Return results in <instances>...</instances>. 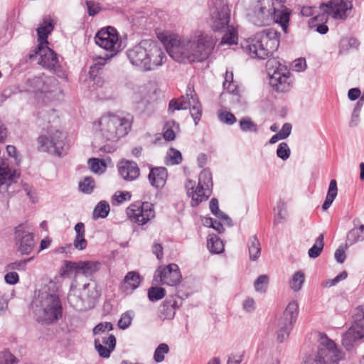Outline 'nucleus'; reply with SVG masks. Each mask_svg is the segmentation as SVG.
I'll return each instance as SVG.
<instances>
[{"mask_svg": "<svg viewBox=\"0 0 364 364\" xmlns=\"http://www.w3.org/2000/svg\"><path fill=\"white\" fill-rule=\"evenodd\" d=\"M118 171L123 179L129 181L136 179L140 172L136 163L130 161H120L118 164Z\"/></svg>", "mask_w": 364, "mask_h": 364, "instance_id": "obj_23", "label": "nucleus"}, {"mask_svg": "<svg viewBox=\"0 0 364 364\" xmlns=\"http://www.w3.org/2000/svg\"><path fill=\"white\" fill-rule=\"evenodd\" d=\"M272 0H262L257 4L252 16V23L258 26L269 24L272 21L279 23L286 33L287 31L290 11L287 9H276Z\"/></svg>", "mask_w": 364, "mask_h": 364, "instance_id": "obj_8", "label": "nucleus"}, {"mask_svg": "<svg viewBox=\"0 0 364 364\" xmlns=\"http://www.w3.org/2000/svg\"><path fill=\"white\" fill-rule=\"evenodd\" d=\"M101 295L100 286L95 281L80 284L75 278L70 285L68 295L69 304L78 311H84L90 308Z\"/></svg>", "mask_w": 364, "mask_h": 364, "instance_id": "obj_7", "label": "nucleus"}, {"mask_svg": "<svg viewBox=\"0 0 364 364\" xmlns=\"http://www.w3.org/2000/svg\"><path fill=\"white\" fill-rule=\"evenodd\" d=\"M348 274L346 272L343 271L338 274L335 278L332 279L326 280L322 285L323 287H331L336 285L339 282L346 279Z\"/></svg>", "mask_w": 364, "mask_h": 364, "instance_id": "obj_53", "label": "nucleus"}, {"mask_svg": "<svg viewBox=\"0 0 364 364\" xmlns=\"http://www.w3.org/2000/svg\"><path fill=\"white\" fill-rule=\"evenodd\" d=\"M32 259L33 257H30L26 259L11 262L6 266V270L13 272H14L15 270L25 271L27 262H30Z\"/></svg>", "mask_w": 364, "mask_h": 364, "instance_id": "obj_44", "label": "nucleus"}, {"mask_svg": "<svg viewBox=\"0 0 364 364\" xmlns=\"http://www.w3.org/2000/svg\"><path fill=\"white\" fill-rule=\"evenodd\" d=\"M207 247L210 252L215 254L221 253L224 250L223 241L215 234L208 235Z\"/></svg>", "mask_w": 364, "mask_h": 364, "instance_id": "obj_31", "label": "nucleus"}, {"mask_svg": "<svg viewBox=\"0 0 364 364\" xmlns=\"http://www.w3.org/2000/svg\"><path fill=\"white\" fill-rule=\"evenodd\" d=\"M140 276L136 272H129L121 283L120 289L126 293L130 294L140 284Z\"/></svg>", "mask_w": 364, "mask_h": 364, "instance_id": "obj_25", "label": "nucleus"}, {"mask_svg": "<svg viewBox=\"0 0 364 364\" xmlns=\"http://www.w3.org/2000/svg\"><path fill=\"white\" fill-rule=\"evenodd\" d=\"M177 307V301L173 297L166 299L159 306V317L163 320L172 319L175 316Z\"/></svg>", "mask_w": 364, "mask_h": 364, "instance_id": "obj_26", "label": "nucleus"}, {"mask_svg": "<svg viewBox=\"0 0 364 364\" xmlns=\"http://www.w3.org/2000/svg\"><path fill=\"white\" fill-rule=\"evenodd\" d=\"M277 154L282 160H287L290 155V149L288 144L285 142L281 143L278 146Z\"/></svg>", "mask_w": 364, "mask_h": 364, "instance_id": "obj_51", "label": "nucleus"}, {"mask_svg": "<svg viewBox=\"0 0 364 364\" xmlns=\"http://www.w3.org/2000/svg\"><path fill=\"white\" fill-rule=\"evenodd\" d=\"M299 306L296 301L290 302L277 323V341L280 343L287 340L298 315Z\"/></svg>", "mask_w": 364, "mask_h": 364, "instance_id": "obj_15", "label": "nucleus"}, {"mask_svg": "<svg viewBox=\"0 0 364 364\" xmlns=\"http://www.w3.org/2000/svg\"><path fill=\"white\" fill-rule=\"evenodd\" d=\"M243 359L242 353H231L228 360V364H240Z\"/></svg>", "mask_w": 364, "mask_h": 364, "instance_id": "obj_64", "label": "nucleus"}, {"mask_svg": "<svg viewBox=\"0 0 364 364\" xmlns=\"http://www.w3.org/2000/svg\"><path fill=\"white\" fill-rule=\"evenodd\" d=\"M219 119L228 124H232L236 122L235 117L228 112H220L218 113Z\"/></svg>", "mask_w": 364, "mask_h": 364, "instance_id": "obj_56", "label": "nucleus"}, {"mask_svg": "<svg viewBox=\"0 0 364 364\" xmlns=\"http://www.w3.org/2000/svg\"><path fill=\"white\" fill-rule=\"evenodd\" d=\"M54 28V25L50 17H45L43 20V23L37 28L38 34V45H48V41L47 40L48 35Z\"/></svg>", "mask_w": 364, "mask_h": 364, "instance_id": "obj_27", "label": "nucleus"}, {"mask_svg": "<svg viewBox=\"0 0 364 364\" xmlns=\"http://www.w3.org/2000/svg\"><path fill=\"white\" fill-rule=\"evenodd\" d=\"M95 187V181L91 177H85L79 182L80 190L85 193H90Z\"/></svg>", "mask_w": 364, "mask_h": 364, "instance_id": "obj_47", "label": "nucleus"}, {"mask_svg": "<svg viewBox=\"0 0 364 364\" xmlns=\"http://www.w3.org/2000/svg\"><path fill=\"white\" fill-rule=\"evenodd\" d=\"M187 195L191 197V205L197 206L201 202L208 200L210 195L209 188L198 184L195 188V181L188 180L185 183Z\"/></svg>", "mask_w": 364, "mask_h": 364, "instance_id": "obj_21", "label": "nucleus"}, {"mask_svg": "<svg viewBox=\"0 0 364 364\" xmlns=\"http://www.w3.org/2000/svg\"><path fill=\"white\" fill-rule=\"evenodd\" d=\"M58 287L50 282L38 291L32 302V307L38 321L50 323L62 316V305L55 294Z\"/></svg>", "mask_w": 364, "mask_h": 364, "instance_id": "obj_2", "label": "nucleus"}, {"mask_svg": "<svg viewBox=\"0 0 364 364\" xmlns=\"http://www.w3.org/2000/svg\"><path fill=\"white\" fill-rule=\"evenodd\" d=\"M88 164L91 170L96 173L101 172L102 166L105 167V164L102 161L95 158L90 159L88 161Z\"/></svg>", "mask_w": 364, "mask_h": 364, "instance_id": "obj_57", "label": "nucleus"}, {"mask_svg": "<svg viewBox=\"0 0 364 364\" xmlns=\"http://www.w3.org/2000/svg\"><path fill=\"white\" fill-rule=\"evenodd\" d=\"M133 314L132 311H127L124 313L118 321V326L121 329L127 328L132 323Z\"/></svg>", "mask_w": 364, "mask_h": 364, "instance_id": "obj_50", "label": "nucleus"}, {"mask_svg": "<svg viewBox=\"0 0 364 364\" xmlns=\"http://www.w3.org/2000/svg\"><path fill=\"white\" fill-rule=\"evenodd\" d=\"M113 326L110 322L100 323L92 330L94 335L100 334L112 330Z\"/></svg>", "mask_w": 364, "mask_h": 364, "instance_id": "obj_55", "label": "nucleus"}, {"mask_svg": "<svg viewBox=\"0 0 364 364\" xmlns=\"http://www.w3.org/2000/svg\"><path fill=\"white\" fill-rule=\"evenodd\" d=\"M364 338V304L356 309L354 322L342 336V344L347 349L353 348V344Z\"/></svg>", "mask_w": 364, "mask_h": 364, "instance_id": "obj_13", "label": "nucleus"}, {"mask_svg": "<svg viewBox=\"0 0 364 364\" xmlns=\"http://www.w3.org/2000/svg\"><path fill=\"white\" fill-rule=\"evenodd\" d=\"M44 77L45 75H41L28 79L27 81L28 90L34 92H41L43 89V83H45Z\"/></svg>", "mask_w": 364, "mask_h": 364, "instance_id": "obj_34", "label": "nucleus"}, {"mask_svg": "<svg viewBox=\"0 0 364 364\" xmlns=\"http://www.w3.org/2000/svg\"><path fill=\"white\" fill-rule=\"evenodd\" d=\"M167 176L168 173L166 168L156 167L151 169L148 178L151 186L159 188L165 185Z\"/></svg>", "mask_w": 364, "mask_h": 364, "instance_id": "obj_24", "label": "nucleus"}, {"mask_svg": "<svg viewBox=\"0 0 364 364\" xmlns=\"http://www.w3.org/2000/svg\"><path fill=\"white\" fill-rule=\"evenodd\" d=\"M169 351L168 346L166 343H161L156 348L154 354V359L156 363H161L164 360V355Z\"/></svg>", "mask_w": 364, "mask_h": 364, "instance_id": "obj_46", "label": "nucleus"}, {"mask_svg": "<svg viewBox=\"0 0 364 364\" xmlns=\"http://www.w3.org/2000/svg\"><path fill=\"white\" fill-rule=\"evenodd\" d=\"M337 194H338L337 183L335 179H332L329 183V187H328V190L326 196L335 200V198L337 196Z\"/></svg>", "mask_w": 364, "mask_h": 364, "instance_id": "obj_61", "label": "nucleus"}, {"mask_svg": "<svg viewBox=\"0 0 364 364\" xmlns=\"http://www.w3.org/2000/svg\"><path fill=\"white\" fill-rule=\"evenodd\" d=\"M101 343L110 348V350H114L116 346V338L114 335H109L107 337H103Z\"/></svg>", "mask_w": 364, "mask_h": 364, "instance_id": "obj_62", "label": "nucleus"}, {"mask_svg": "<svg viewBox=\"0 0 364 364\" xmlns=\"http://www.w3.org/2000/svg\"><path fill=\"white\" fill-rule=\"evenodd\" d=\"M278 213L275 218V222L280 223H282L286 216V205L284 202H279L277 205Z\"/></svg>", "mask_w": 364, "mask_h": 364, "instance_id": "obj_58", "label": "nucleus"}, {"mask_svg": "<svg viewBox=\"0 0 364 364\" xmlns=\"http://www.w3.org/2000/svg\"><path fill=\"white\" fill-rule=\"evenodd\" d=\"M216 40L203 32L182 36L171 35L164 44L169 55L176 61L183 63L201 62L211 54Z\"/></svg>", "mask_w": 364, "mask_h": 364, "instance_id": "obj_1", "label": "nucleus"}, {"mask_svg": "<svg viewBox=\"0 0 364 364\" xmlns=\"http://www.w3.org/2000/svg\"><path fill=\"white\" fill-rule=\"evenodd\" d=\"M323 238V235L321 234L316 238L315 244L309 250L308 255L310 258H316L321 255L324 246Z\"/></svg>", "mask_w": 364, "mask_h": 364, "instance_id": "obj_33", "label": "nucleus"}, {"mask_svg": "<svg viewBox=\"0 0 364 364\" xmlns=\"http://www.w3.org/2000/svg\"><path fill=\"white\" fill-rule=\"evenodd\" d=\"M364 240V225H360L359 228H354L350 230L347 235V241L353 245L359 241Z\"/></svg>", "mask_w": 364, "mask_h": 364, "instance_id": "obj_32", "label": "nucleus"}, {"mask_svg": "<svg viewBox=\"0 0 364 364\" xmlns=\"http://www.w3.org/2000/svg\"><path fill=\"white\" fill-rule=\"evenodd\" d=\"M341 358V353L335 343L322 335L318 352L306 356L304 362V364H338Z\"/></svg>", "mask_w": 364, "mask_h": 364, "instance_id": "obj_9", "label": "nucleus"}, {"mask_svg": "<svg viewBox=\"0 0 364 364\" xmlns=\"http://www.w3.org/2000/svg\"><path fill=\"white\" fill-rule=\"evenodd\" d=\"M181 274L176 264L159 267L155 272L154 281L157 284L176 286L180 283Z\"/></svg>", "mask_w": 364, "mask_h": 364, "instance_id": "obj_17", "label": "nucleus"}, {"mask_svg": "<svg viewBox=\"0 0 364 364\" xmlns=\"http://www.w3.org/2000/svg\"><path fill=\"white\" fill-rule=\"evenodd\" d=\"M210 209L213 214L219 218H221L223 221L225 222L228 225H231V220L227 215H225L222 211L219 210L218 201L216 198H212L210 201Z\"/></svg>", "mask_w": 364, "mask_h": 364, "instance_id": "obj_37", "label": "nucleus"}, {"mask_svg": "<svg viewBox=\"0 0 364 364\" xmlns=\"http://www.w3.org/2000/svg\"><path fill=\"white\" fill-rule=\"evenodd\" d=\"M19 174L11 170H0V193L11 196L20 190V185L18 183Z\"/></svg>", "mask_w": 364, "mask_h": 364, "instance_id": "obj_19", "label": "nucleus"}, {"mask_svg": "<svg viewBox=\"0 0 364 364\" xmlns=\"http://www.w3.org/2000/svg\"><path fill=\"white\" fill-rule=\"evenodd\" d=\"M44 82L41 92L50 93L59 90L58 82L54 77L45 75Z\"/></svg>", "mask_w": 364, "mask_h": 364, "instance_id": "obj_36", "label": "nucleus"}, {"mask_svg": "<svg viewBox=\"0 0 364 364\" xmlns=\"http://www.w3.org/2000/svg\"><path fill=\"white\" fill-rule=\"evenodd\" d=\"M353 4L348 0H331L328 3H322L320 9H323V14H319L310 20L311 27L316 26V21H323L326 19V14L335 19H346L350 14Z\"/></svg>", "mask_w": 364, "mask_h": 364, "instance_id": "obj_11", "label": "nucleus"}, {"mask_svg": "<svg viewBox=\"0 0 364 364\" xmlns=\"http://www.w3.org/2000/svg\"><path fill=\"white\" fill-rule=\"evenodd\" d=\"M188 108L191 110V114L195 122V124H198L202 115V106L193 87L190 84L188 85L185 95L181 96L177 100H171L168 105V111L171 112Z\"/></svg>", "mask_w": 364, "mask_h": 364, "instance_id": "obj_10", "label": "nucleus"}, {"mask_svg": "<svg viewBox=\"0 0 364 364\" xmlns=\"http://www.w3.org/2000/svg\"><path fill=\"white\" fill-rule=\"evenodd\" d=\"M130 63L144 71L152 70L161 66L166 59L160 46L151 40H143L127 51Z\"/></svg>", "mask_w": 364, "mask_h": 364, "instance_id": "obj_3", "label": "nucleus"}, {"mask_svg": "<svg viewBox=\"0 0 364 364\" xmlns=\"http://www.w3.org/2000/svg\"><path fill=\"white\" fill-rule=\"evenodd\" d=\"M210 25L214 31L225 32L221 44H237V31L229 25L230 14L225 0H213L210 6Z\"/></svg>", "mask_w": 364, "mask_h": 364, "instance_id": "obj_5", "label": "nucleus"}, {"mask_svg": "<svg viewBox=\"0 0 364 364\" xmlns=\"http://www.w3.org/2000/svg\"><path fill=\"white\" fill-rule=\"evenodd\" d=\"M249 257L251 261H257L261 253V245L256 235L250 237L247 242Z\"/></svg>", "mask_w": 364, "mask_h": 364, "instance_id": "obj_30", "label": "nucleus"}, {"mask_svg": "<svg viewBox=\"0 0 364 364\" xmlns=\"http://www.w3.org/2000/svg\"><path fill=\"white\" fill-rule=\"evenodd\" d=\"M305 281V274L301 271H298L295 272L290 281L289 285L292 290L294 291H299L304 283Z\"/></svg>", "mask_w": 364, "mask_h": 364, "instance_id": "obj_35", "label": "nucleus"}, {"mask_svg": "<svg viewBox=\"0 0 364 364\" xmlns=\"http://www.w3.org/2000/svg\"><path fill=\"white\" fill-rule=\"evenodd\" d=\"M87 242L85 238V236H75L73 241V246L78 250H83L86 248Z\"/></svg>", "mask_w": 364, "mask_h": 364, "instance_id": "obj_59", "label": "nucleus"}, {"mask_svg": "<svg viewBox=\"0 0 364 364\" xmlns=\"http://www.w3.org/2000/svg\"><path fill=\"white\" fill-rule=\"evenodd\" d=\"M78 262L65 261L63 265L60 269V274L62 277L67 275L69 272L75 271L78 274Z\"/></svg>", "mask_w": 364, "mask_h": 364, "instance_id": "obj_43", "label": "nucleus"}, {"mask_svg": "<svg viewBox=\"0 0 364 364\" xmlns=\"http://www.w3.org/2000/svg\"><path fill=\"white\" fill-rule=\"evenodd\" d=\"M15 238L17 241L18 250L22 255H29L33 251L35 246L33 235L24 230L21 226L16 228Z\"/></svg>", "mask_w": 364, "mask_h": 364, "instance_id": "obj_22", "label": "nucleus"}, {"mask_svg": "<svg viewBox=\"0 0 364 364\" xmlns=\"http://www.w3.org/2000/svg\"><path fill=\"white\" fill-rule=\"evenodd\" d=\"M293 69L296 72L304 71L306 68V63L304 58H299L294 61Z\"/></svg>", "mask_w": 364, "mask_h": 364, "instance_id": "obj_63", "label": "nucleus"}, {"mask_svg": "<svg viewBox=\"0 0 364 364\" xmlns=\"http://www.w3.org/2000/svg\"><path fill=\"white\" fill-rule=\"evenodd\" d=\"M17 359L9 351H4L0 354V364H16Z\"/></svg>", "mask_w": 364, "mask_h": 364, "instance_id": "obj_52", "label": "nucleus"}, {"mask_svg": "<svg viewBox=\"0 0 364 364\" xmlns=\"http://www.w3.org/2000/svg\"><path fill=\"white\" fill-rule=\"evenodd\" d=\"M95 348L96 350L98 352L100 356L105 358H109L111 352L114 350H110L111 348L107 346H103L101 343L100 339L95 340Z\"/></svg>", "mask_w": 364, "mask_h": 364, "instance_id": "obj_49", "label": "nucleus"}, {"mask_svg": "<svg viewBox=\"0 0 364 364\" xmlns=\"http://www.w3.org/2000/svg\"><path fill=\"white\" fill-rule=\"evenodd\" d=\"M223 87L225 90L234 95H237L238 91L237 86L233 81V73L226 71L225 80L223 82Z\"/></svg>", "mask_w": 364, "mask_h": 364, "instance_id": "obj_38", "label": "nucleus"}, {"mask_svg": "<svg viewBox=\"0 0 364 364\" xmlns=\"http://www.w3.org/2000/svg\"><path fill=\"white\" fill-rule=\"evenodd\" d=\"M109 205L105 200L100 201L95 207L93 211V217L95 218H105L109 212Z\"/></svg>", "mask_w": 364, "mask_h": 364, "instance_id": "obj_39", "label": "nucleus"}, {"mask_svg": "<svg viewBox=\"0 0 364 364\" xmlns=\"http://www.w3.org/2000/svg\"><path fill=\"white\" fill-rule=\"evenodd\" d=\"M118 36L114 28L108 27L107 28L101 29L95 38V43L106 50L112 52L109 55H107V58L114 56L117 52L119 46Z\"/></svg>", "mask_w": 364, "mask_h": 364, "instance_id": "obj_18", "label": "nucleus"}, {"mask_svg": "<svg viewBox=\"0 0 364 364\" xmlns=\"http://www.w3.org/2000/svg\"><path fill=\"white\" fill-rule=\"evenodd\" d=\"M166 295V291L164 288L156 287H151L148 290V297L151 301H156L161 299Z\"/></svg>", "mask_w": 364, "mask_h": 364, "instance_id": "obj_40", "label": "nucleus"}, {"mask_svg": "<svg viewBox=\"0 0 364 364\" xmlns=\"http://www.w3.org/2000/svg\"><path fill=\"white\" fill-rule=\"evenodd\" d=\"M127 215L132 221L144 225L155 217V211L151 203L137 202L127 208Z\"/></svg>", "mask_w": 364, "mask_h": 364, "instance_id": "obj_16", "label": "nucleus"}, {"mask_svg": "<svg viewBox=\"0 0 364 364\" xmlns=\"http://www.w3.org/2000/svg\"><path fill=\"white\" fill-rule=\"evenodd\" d=\"M35 55H39L38 63L44 68L49 70L59 77L64 76V72L59 63L57 54L47 45L38 46L35 49V54H31L30 58H33Z\"/></svg>", "mask_w": 364, "mask_h": 364, "instance_id": "obj_14", "label": "nucleus"}, {"mask_svg": "<svg viewBox=\"0 0 364 364\" xmlns=\"http://www.w3.org/2000/svg\"><path fill=\"white\" fill-rule=\"evenodd\" d=\"M108 58H100V59L92 65L90 68L89 75L90 77L94 81V82L98 86H102L104 81L98 77L100 71L106 63V60Z\"/></svg>", "mask_w": 364, "mask_h": 364, "instance_id": "obj_28", "label": "nucleus"}, {"mask_svg": "<svg viewBox=\"0 0 364 364\" xmlns=\"http://www.w3.org/2000/svg\"><path fill=\"white\" fill-rule=\"evenodd\" d=\"M95 127L102 141H117L127 134L131 124L125 117L107 114L102 116L95 122Z\"/></svg>", "mask_w": 364, "mask_h": 364, "instance_id": "obj_6", "label": "nucleus"}, {"mask_svg": "<svg viewBox=\"0 0 364 364\" xmlns=\"http://www.w3.org/2000/svg\"><path fill=\"white\" fill-rule=\"evenodd\" d=\"M269 84L274 90L278 92H286L289 90L290 73L285 66L279 64L278 68L272 73L269 72Z\"/></svg>", "mask_w": 364, "mask_h": 364, "instance_id": "obj_20", "label": "nucleus"}, {"mask_svg": "<svg viewBox=\"0 0 364 364\" xmlns=\"http://www.w3.org/2000/svg\"><path fill=\"white\" fill-rule=\"evenodd\" d=\"M48 134L38 137L39 149L58 156L65 154L68 149L66 134L59 130H50Z\"/></svg>", "mask_w": 364, "mask_h": 364, "instance_id": "obj_12", "label": "nucleus"}, {"mask_svg": "<svg viewBox=\"0 0 364 364\" xmlns=\"http://www.w3.org/2000/svg\"><path fill=\"white\" fill-rule=\"evenodd\" d=\"M212 184V176L210 171L208 169L203 170L199 174L198 185L209 188Z\"/></svg>", "mask_w": 364, "mask_h": 364, "instance_id": "obj_45", "label": "nucleus"}, {"mask_svg": "<svg viewBox=\"0 0 364 364\" xmlns=\"http://www.w3.org/2000/svg\"><path fill=\"white\" fill-rule=\"evenodd\" d=\"M279 45V33L273 28H267L249 38L243 46L253 58L264 60L275 52Z\"/></svg>", "mask_w": 364, "mask_h": 364, "instance_id": "obj_4", "label": "nucleus"}, {"mask_svg": "<svg viewBox=\"0 0 364 364\" xmlns=\"http://www.w3.org/2000/svg\"><path fill=\"white\" fill-rule=\"evenodd\" d=\"M173 128H178V124L174 121L168 122L164 127V137L167 141H172L175 139L176 134Z\"/></svg>", "mask_w": 364, "mask_h": 364, "instance_id": "obj_42", "label": "nucleus"}, {"mask_svg": "<svg viewBox=\"0 0 364 364\" xmlns=\"http://www.w3.org/2000/svg\"><path fill=\"white\" fill-rule=\"evenodd\" d=\"M4 279L6 283L14 285L18 282L19 277L17 272L9 271L5 274Z\"/></svg>", "mask_w": 364, "mask_h": 364, "instance_id": "obj_60", "label": "nucleus"}, {"mask_svg": "<svg viewBox=\"0 0 364 364\" xmlns=\"http://www.w3.org/2000/svg\"><path fill=\"white\" fill-rule=\"evenodd\" d=\"M269 283V277L265 274L260 275L255 282L254 286L257 291L264 292Z\"/></svg>", "mask_w": 364, "mask_h": 364, "instance_id": "obj_48", "label": "nucleus"}, {"mask_svg": "<svg viewBox=\"0 0 364 364\" xmlns=\"http://www.w3.org/2000/svg\"><path fill=\"white\" fill-rule=\"evenodd\" d=\"M240 127L243 132H250L254 133H257L258 132L257 125L248 117H244L240 119Z\"/></svg>", "mask_w": 364, "mask_h": 364, "instance_id": "obj_41", "label": "nucleus"}, {"mask_svg": "<svg viewBox=\"0 0 364 364\" xmlns=\"http://www.w3.org/2000/svg\"><path fill=\"white\" fill-rule=\"evenodd\" d=\"M168 156L171 164H178L182 161L181 153L173 148L170 149Z\"/></svg>", "mask_w": 364, "mask_h": 364, "instance_id": "obj_54", "label": "nucleus"}, {"mask_svg": "<svg viewBox=\"0 0 364 364\" xmlns=\"http://www.w3.org/2000/svg\"><path fill=\"white\" fill-rule=\"evenodd\" d=\"M78 274L90 276L97 272L101 267V263L97 261H79Z\"/></svg>", "mask_w": 364, "mask_h": 364, "instance_id": "obj_29", "label": "nucleus"}]
</instances>
